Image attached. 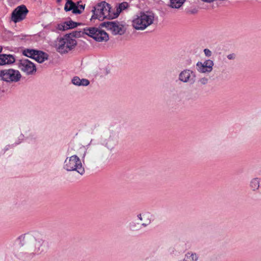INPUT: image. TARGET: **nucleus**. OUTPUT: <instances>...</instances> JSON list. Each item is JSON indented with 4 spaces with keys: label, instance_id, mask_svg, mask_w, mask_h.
<instances>
[{
    "label": "nucleus",
    "instance_id": "obj_1",
    "mask_svg": "<svg viewBox=\"0 0 261 261\" xmlns=\"http://www.w3.org/2000/svg\"><path fill=\"white\" fill-rule=\"evenodd\" d=\"M154 16L151 11L141 12L134 17L132 26L136 30H144L153 23Z\"/></svg>",
    "mask_w": 261,
    "mask_h": 261
},
{
    "label": "nucleus",
    "instance_id": "obj_2",
    "mask_svg": "<svg viewBox=\"0 0 261 261\" xmlns=\"http://www.w3.org/2000/svg\"><path fill=\"white\" fill-rule=\"evenodd\" d=\"M76 36V34H66L63 37L58 38L56 42V50L59 53L63 54L67 53L76 45V41L73 37Z\"/></svg>",
    "mask_w": 261,
    "mask_h": 261
},
{
    "label": "nucleus",
    "instance_id": "obj_3",
    "mask_svg": "<svg viewBox=\"0 0 261 261\" xmlns=\"http://www.w3.org/2000/svg\"><path fill=\"white\" fill-rule=\"evenodd\" d=\"M93 15L91 19H98L100 21L106 18H114V14L111 12L110 5L105 2H101L97 4L92 10Z\"/></svg>",
    "mask_w": 261,
    "mask_h": 261
},
{
    "label": "nucleus",
    "instance_id": "obj_4",
    "mask_svg": "<svg viewBox=\"0 0 261 261\" xmlns=\"http://www.w3.org/2000/svg\"><path fill=\"white\" fill-rule=\"evenodd\" d=\"M23 244L29 243L30 251L34 254H38L43 252L45 248L44 241L40 238H36L32 236H24L20 238Z\"/></svg>",
    "mask_w": 261,
    "mask_h": 261
},
{
    "label": "nucleus",
    "instance_id": "obj_5",
    "mask_svg": "<svg viewBox=\"0 0 261 261\" xmlns=\"http://www.w3.org/2000/svg\"><path fill=\"white\" fill-rule=\"evenodd\" d=\"M64 168L67 171H76L81 175H83L85 172L80 159L75 155L65 160Z\"/></svg>",
    "mask_w": 261,
    "mask_h": 261
},
{
    "label": "nucleus",
    "instance_id": "obj_6",
    "mask_svg": "<svg viewBox=\"0 0 261 261\" xmlns=\"http://www.w3.org/2000/svg\"><path fill=\"white\" fill-rule=\"evenodd\" d=\"M85 34L93 38L98 42H106L109 40L108 34L100 29L90 27L84 29Z\"/></svg>",
    "mask_w": 261,
    "mask_h": 261
},
{
    "label": "nucleus",
    "instance_id": "obj_7",
    "mask_svg": "<svg viewBox=\"0 0 261 261\" xmlns=\"http://www.w3.org/2000/svg\"><path fill=\"white\" fill-rule=\"evenodd\" d=\"M100 26L105 27L108 30L110 31L113 35L124 34L126 31V27L122 22L119 21L103 22L100 24Z\"/></svg>",
    "mask_w": 261,
    "mask_h": 261
},
{
    "label": "nucleus",
    "instance_id": "obj_8",
    "mask_svg": "<svg viewBox=\"0 0 261 261\" xmlns=\"http://www.w3.org/2000/svg\"><path fill=\"white\" fill-rule=\"evenodd\" d=\"M0 76L6 82H17L20 80L21 74L18 70L9 69L1 70Z\"/></svg>",
    "mask_w": 261,
    "mask_h": 261
},
{
    "label": "nucleus",
    "instance_id": "obj_9",
    "mask_svg": "<svg viewBox=\"0 0 261 261\" xmlns=\"http://www.w3.org/2000/svg\"><path fill=\"white\" fill-rule=\"evenodd\" d=\"M28 12L25 6H18L12 13L11 20L15 23L20 22L25 18Z\"/></svg>",
    "mask_w": 261,
    "mask_h": 261
},
{
    "label": "nucleus",
    "instance_id": "obj_10",
    "mask_svg": "<svg viewBox=\"0 0 261 261\" xmlns=\"http://www.w3.org/2000/svg\"><path fill=\"white\" fill-rule=\"evenodd\" d=\"M18 67L27 74H32L36 71L35 65L28 59H21L19 60Z\"/></svg>",
    "mask_w": 261,
    "mask_h": 261
},
{
    "label": "nucleus",
    "instance_id": "obj_11",
    "mask_svg": "<svg viewBox=\"0 0 261 261\" xmlns=\"http://www.w3.org/2000/svg\"><path fill=\"white\" fill-rule=\"evenodd\" d=\"M85 5L80 4V2L76 4L72 1H67L64 6L66 12L72 10L73 14H81L84 10Z\"/></svg>",
    "mask_w": 261,
    "mask_h": 261
},
{
    "label": "nucleus",
    "instance_id": "obj_12",
    "mask_svg": "<svg viewBox=\"0 0 261 261\" xmlns=\"http://www.w3.org/2000/svg\"><path fill=\"white\" fill-rule=\"evenodd\" d=\"M178 79L184 83L193 84L195 81V75L192 70L185 69L180 73Z\"/></svg>",
    "mask_w": 261,
    "mask_h": 261
},
{
    "label": "nucleus",
    "instance_id": "obj_13",
    "mask_svg": "<svg viewBox=\"0 0 261 261\" xmlns=\"http://www.w3.org/2000/svg\"><path fill=\"white\" fill-rule=\"evenodd\" d=\"M213 65L214 63L211 60H207L203 63L198 62L196 64L197 70L201 73L210 72L213 69Z\"/></svg>",
    "mask_w": 261,
    "mask_h": 261
},
{
    "label": "nucleus",
    "instance_id": "obj_14",
    "mask_svg": "<svg viewBox=\"0 0 261 261\" xmlns=\"http://www.w3.org/2000/svg\"><path fill=\"white\" fill-rule=\"evenodd\" d=\"M79 24L72 20L67 21L59 24L58 29L60 31H65L76 28Z\"/></svg>",
    "mask_w": 261,
    "mask_h": 261
},
{
    "label": "nucleus",
    "instance_id": "obj_15",
    "mask_svg": "<svg viewBox=\"0 0 261 261\" xmlns=\"http://www.w3.org/2000/svg\"><path fill=\"white\" fill-rule=\"evenodd\" d=\"M15 62V58L11 55L1 54L0 55V65L9 64Z\"/></svg>",
    "mask_w": 261,
    "mask_h": 261
},
{
    "label": "nucleus",
    "instance_id": "obj_16",
    "mask_svg": "<svg viewBox=\"0 0 261 261\" xmlns=\"http://www.w3.org/2000/svg\"><path fill=\"white\" fill-rule=\"evenodd\" d=\"M48 56L46 54L42 51L36 50L35 56L33 59L35 60L39 63H42L45 60L47 59Z\"/></svg>",
    "mask_w": 261,
    "mask_h": 261
},
{
    "label": "nucleus",
    "instance_id": "obj_17",
    "mask_svg": "<svg viewBox=\"0 0 261 261\" xmlns=\"http://www.w3.org/2000/svg\"><path fill=\"white\" fill-rule=\"evenodd\" d=\"M128 6V4L126 2H123L120 4L118 7L117 8L116 13L113 14L114 18L118 17L121 11L126 9Z\"/></svg>",
    "mask_w": 261,
    "mask_h": 261
},
{
    "label": "nucleus",
    "instance_id": "obj_18",
    "mask_svg": "<svg viewBox=\"0 0 261 261\" xmlns=\"http://www.w3.org/2000/svg\"><path fill=\"white\" fill-rule=\"evenodd\" d=\"M186 0H170V6L173 8H179Z\"/></svg>",
    "mask_w": 261,
    "mask_h": 261
},
{
    "label": "nucleus",
    "instance_id": "obj_19",
    "mask_svg": "<svg viewBox=\"0 0 261 261\" xmlns=\"http://www.w3.org/2000/svg\"><path fill=\"white\" fill-rule=\"evenodd\" d=\"M36 53V50L34 49H25L23 51V54L28 57L34 59V56H35V54Z\"/></svg>",
    "mask_w": 261,
    "mask_h": 261
},
{
    "label": "nucleus",
    "instance_id": "obj_20",
    "mask_svg": "<svg viewBox=\"0 0 261 261\" xmlns=\"http://www.w3.org/2000/svg\"><path fill=\"white\" fill-rule=\"evenodd\" d=\"M197 257L196 254L188 253L186 255L185 261H196Z\"/></svg>",
    "mask_w": 261,
    "mask_h": 261
},
{
    "label": "nucleus",
    "instance_id": "obj_21",
    "mask_svg": "<svg viewBox=\"0 0 261 261\" xmlns=\"http://www.w3.org/2000/svg\"><path fill=\"white\" fill-rule=\"evenodd\" d=\"M259 182L258 178H254L253 179L250 183V186L252 188L253 190L255 189H257L259 186Z\"/></svg>",
    "mask_w": 261,
    "mask_h": 261
},
{
    "label": "nucleus",
    "instance_id": "obj_22",
    "mask_svg": "<svg viewBox=\"0 0 261 261\" xmlns=\"http://www.w3.org/2000/svg\"><path fill=\"white\" fill-rule=\"evenodd\" d=\"M81 79L77 76H75L72 80V83L75 85L80 86Z\"/></svg>",
    "mask_w": 261,
    "mask_h": 261
},
{
    "label": "nucleus",
    "instance_id": "obj_23",
    "mask_svg": "<svg viewBox=\"0 0 261 261\" xmlns=\"http://www.w3.org/2000/svg\"><path fill=\"white\" fill-rule=\"evenodd\" d=\"M89 84V81L85 79H83L81 80V82L80 84V86H87Z\"/></svg>",
    "mask_w": 261,
    "mask_h": 261
},
{
    "label": "nucleus",
    "instance_id": "obj_24",
    "mask_svg": "<svg viewBox=\"0 0 261 261\" xmlns=\"http://www.w3.org/2000/svg\"><path fill=\"white\" fill-rule=\"evenodd\" d=\"M204 53L206 57H210L212 55V51L207 48L204 49Z\"/></svg>",
    "mask_w": 261,
    "mask_h": 261
},
{
    "label": "nucleus",
    "instance_id": "obj_25",
    "mask_svg": "<svg viewBox=\"0 0 261 261\" xmlns=\"http://www.w3.org/2000/svg\"><path fill=\"white\" fill-rule=\"evenodd\" d=\"M207 81H208V80L206 78H202L200 80H199V82L202 84V85H205L207 83Z\"/></svg>",
    "mask_w": 261,
    "mask_h": 261
},
{
    "label": "nucleus",
    "instance_id": "obj_26",
    "mask_svg": "<svg viewBox=\"0 0 261 261\" xmlns=\"http://www.w3.org/2000/svg\"><path fill=\"white\" fill-rule=\"evenodd\" d=\"M236 55L234 54H230L227 55V58L229 60H234L236 58Z\"/></svg>",
    "mask_w": 261,
    "mask_h": 261
},
{
    "label": "nucleus",
    "instance_id": "obj_27",
    "mask_svg": "<svg viewBox=\"0 0 261 261\" xmlns=\"http://www.w3.org/2000/svg\"><path fill=\"white\" fill-rule=\"evenodd\" d=\"M150 220L148 219L147 220V221L146 222V223H143L142 225L144 226H146L148 224L150 223Z\"/></svg>",
    "mask_w": 261,
    "mask_h": 261
},
{
    "label": "nucleus",
    "instance_id": "obj_28",
    "mask_svg": "<svg viewBox=\"0 0 261 261\" xmlns=\"http://www.w3.org/2000/svg\"><path fill=\"white\" fill-rule=\"evenodd\" d=\"M143 216L145 218H148L149 216H148V215L144 214V215H143Z\"/></svg>",
    "mask_w": 261,
    "mask_h": 261
},
{
    "label": "nucleus",
    "instance_id": "obj_29",
    "mask_svg": "<svg viewBox=\"0 0 261 261\" xmlns=\"http://www.w3.org/2000/svg\"><path fill=\"white\" fill-rule=\"evenodd\" d=\"M138 217L141 220H142V218L141 214L138 216Z\"/></svg>",
    "mask_w": 261,
    "mask_h": 261
},
{
    "label": "nucleus",
    "instance_id": "obj_30",
    "mask_svg": "<svg viewBox=\"0 0 261 261\" xmlns=\"http://www.w3.org/2000/svg\"><path fill=\"white\" fill-rule=\"evenodd\" d=\"M62 1V0H57V3H59Z\"/></svg>",
    "mask_w": 261,
    "mask_h": 261
},
{
    "label": "nucleus",
    "instance_id": "obj_31",
    "mask_svg": "<svg viewBox=\"0 0 261 261\" xmlns=\"http://www.w3.org/2000/svg\"><path fill=\"white\" fill-rule=\"evenodd\" d=\"M2 48L0 47V53L2 51Z\"/></svg>",
    "mask_w": 261,
    "mask_h": 261
}]
</instances>
